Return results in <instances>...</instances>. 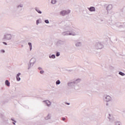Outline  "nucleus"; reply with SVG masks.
Instances as JSON below:
<instances>
[{
  "instance_id": "20e7f679",
  "label": "nucleus",
  "mask_w": 125,
  "mask_h": 125,
  "mask_svg": "<svg viewBox=\"0 0 125 125\" xmlns=\"http://www.w3.org/2000/svg\"><path fill=\"white\" fill-rule=\"evenodd\" d=\"M103 99L106 102H110V101H112V97L109 95H104L103 96Z\"/></svg>"
},
{
  "instance_id": "4be33fe9",
  "label": "nucleus",
  "mask_w": 125,
  "mask_h": 125,
  "mask_svg": "<svg viewBox=\"0 0 125 125\" xmlns=\"http://www.w3.org/2000/svg\"><path fill=\"white\" fill-rule=\"evenodd\" d=\"M49 58H50V59H55L56 58V56H55V55L54 54H53V55H49Z\"/></svg>"
},
{
  "instance_id": "f704fd0d",
  "label": "nucleus",
  "mask_w": 125,
  "mask_h": 125,
  "mask_svg": "<svg viewBox=\"0 0 125 125\" xmlns=\"http://www.w3.org/2000/svg\"><path fill=\"white\" fill-rule=\"evenodd\" d=\"M11 121H13V122H14V123H17V122L15 120H14V119H13V118H11Z\"/></svg>"
},
{
  "instance_id": "39448f33",
  "label": "nucleus",
  "mask_w": 125,
  "mask_h": 125,
  "mask_svg": "<svg viewBox=\"0 0 125 125\" xmlns=\"http://www.w3.org/2000/svg\"><path fill=\"white\" fill-rule=\"evenodd\" d=\"M67 85L69 88H75L76 86L74 81L68 82Z\"/></svg>"
},
{
  "instance_id": "f257e3e1",
  "label": "nucleus",
  "mask_w": 125,
  "mask_h": 125,
  "mask_svg": "<svg viewBox=\"0 0 125 125\" xmlns=\"http://www.w3.org/2000/svg\"><path fill=\"white\" fill-rule=\"evenodd\" d=\"M13 39V35L8 33H5L3 37L2 40L3 41H11V40Z\"/></svg>"
},
{
  "instance_id": "c756f323",
  "label": "nucleus",
  "mask_w": 125,
  "mask_h": 125,
  "mask_svg": "<svg viewBox=\"0 0 125 125\" xmlns=\"http://www.w3.org/2000/svg\"><path fill=\"white\" fill-rule=\"evenodd\" d=\"M57 2V1H56V0H51V3H52V4H55Z\"/></svg>"
},
{
  "instance_id": "4468645a",
  "label": "nucleus",
  "mask_w": 125,
  "mask_h": 125,
  "mask_svg": "<svg viewBox=\"0 0 125 125\" xmlns=\"http://www.w3.org/2000/svg\"><path fill=\"white\" fill-rule=\"evenodd\" d=\"M81 82H82V79H76L75 81H74L73 83H74V84L77 86L78 83H81Z\"/></svg>"
},
{
  "instance_id": "79ce46f5",
  "label": "nucleus",
  "mask_w": 125,
  "mask_h": 125,
  "mask_svg": "<svg viewBox=\"0 0 125 125\" xmlns=\"http://www.w3.org/2000/svg\"><path fill=\"white\" fill-rule=\"evenodd\" d=\"M101 21H103V20H101Z\"/></svg>"
},
{
  "instance_id": "b1692460",
  "label": "nucleus",
  "mask_w": 125,
  "mask_h": 125,
  "mask_svg": "<svg viewBox=\"0 0 125 125\" xmlns=\"http://www.w3.org/2000/svg\"><path fill=\"white\" fill-rule=\"evenodd\" d=\"M42 23V20L38 19L36 21V25H39V24Z\"/></svg>"
},
{
  "instance_id": "7ed1b4c3",
  "label": "nucleus",
  "mask_w": 125,
  "mask_h": 125,
  "mask_svg": "<svg viewBox=\"0 0 125 125\" xmlns=\"http://www.w3.org/2000/svg\"><path fill=\"white\" fill-rule=\"evenodd\" d=\"M69 13H71V10H62L60 12V15L62 16H64L65 15H68Z\"/></svg>"
},
{
  "instance_id": "37998d69",
  "label": "nucleus",
  "mask_w": 125,
  "mask_h": 125,
  "mask_svg": "<svg viewBox=\"0 0 125 125\" xmlns=\"http://www.w3.org/2000/svg\"><path fill=\"white\" fill-rule=\"evenodd\" d=\"M21 47H23V45H21Z\"/></svg>"
},
{
  "instance_id": "72a5a7b5",
  "label": "nucleus",
  "mask_w": 125,
  "mask_h": 125,
  "mask_svg": "<svg viewBox=\"0 0 125 125\" xmlns=\"http://www.w3.org/2000/svg\"><path fill=\"white\" fill-rule=\"evenodd\" d=\"M40 73V74H43V73H44V71L41 70Z\"/></svg>"
},
{
  "instance_id": "e433bc0d",
  "label": "nucleus",
  "mask_w": 125,
  "mask_h": 125,
  "mask_svg": "<svg viewBox=\"0 0 125 125\" xmlns=\"http://www.w3.org/2000/svg\"><path fill=\"white\" fill-rule=\"evenodd\" d=\"M62 121H65L66 120V118L63 117V118H62Z\"/></svg>"
},
{
  "instance_id": "7c9ffc66",
  "label": "nucleus",
  "mask_w": 125,
  "mask_h": 125,
  "mask_svg": "<svg viewBox=\"0 0 125 125\" xmlns=\"http://www.w3.org/2000/svg\"><path fill=\"white\" fill-rule=\"evenodd\" d=\"M56 56L57 57H58L60 56V52H57L56 53Z\"/></svg>"
},
{
  "instance_id": "423d86ee",
  "label": "nucleus",
  "mask_w": 125,
  "mask_h": 125,
  "mask_svg": "<svg viewBox=\"0 0 125 125\" xmlns=\"http://www.w3.org/2000/svg\"><path fill=\"white\" fill-rule=\"evenodd\" d=\"M94 46L96 49H102L104 47L103 44L100 42L96 43Z\"/></svg>"
},
{
  "instance_id": "c9c22d12",
  "label": "nucleus",
  "mask_w": 125,
  "mask_h": 125,
  "mask_svg": "<svg viewBox=\"0 0 125 125\" xmlns=\"http://www.w3.org/2000/svg\"><path fill=\"white\" fill-rule=\"evenodd\" d=\"M2 43L3 44H5V45H7V43H6V42H2Z\"/></svg>"
},
{
  "instance_id": "1a4fd4ad",
  "label": "nucleus",
  "mask_w": 125,
  "mask_h": 125,
  "mask_svg": "<svg viewBox=\"0 0 125 125\" xmlns=\"http://www.w3.org/2000/svg\"><path fill=\"white\" fill-rule=\"evenodd\" d=\"M23 7H24V5L21 3L17 5V9L18 10H20V11H22Z\"/></svg>"
},
{
  "instance_id": "aec40b11",
  "label": "nucleus",
  "mask_w": 125,
  "mask_h": 125,
  "mask_svg": "<svg viewBox=\"0 0 125 125\" xmlns=\"http://www.w3.org/2000/svg\"><path fill=\"white\" fill-rule=\"evenodd\" d=\"M33 66H34L33 63H32V62H29V64H28V70H30V69H31V68H32Z\"/></svg>"
},
{
  "instance_id": "9d476101",
  "label": "nucleus",
  "mask_w": 125,
  "mask_h": 125,
  "mask_svg": "<svg viewBox=\"0 0 125 125\" xmlns=\"http://www.w3.org/2000/svg\"><path fill=\"white\" fill-rule=\"evenodd\" d=\"M112 9H113V5L112 4H108L106 7V10L107 11V13H108V11H109L110 10H112Z\"/></svg>"
},
{
  "instance_id": "4c0bfd02",
  "label": "nucleus",
  "mask_w": 125,
  "mask_h": 125,
  "mask_svg": "<svg viewBox=\"0 0 125 125\" xmlns=\"http://www.w3.org/2000/svg\"><path fill=\"white\" fill-rule=\"evenodd\" d=\"M38 69L39 70H42V68L41 67H38Z\"/></svg>"
},
{
  "instance_id": "2eb2a0df",
  "label": "nucleus",
  "mask_w": 125,
  "mask_h": 125,
  "mask_svg": "<svg viewBox=\"0 0 125 125\" xmlns=\"http://www.w3.org/2000/svg\"><path fill=\"white\" fill-rule=\"evenodd\" d=\"M75 46L76 47H81L83 46V43L82 42H77L75 43Z\"/></svg>"
},
{
  "instance_id": "a211bd4d",
  "label": "nucleus",
  "mask_w": 125,
  "mask_h": 125,
  "mask_svg": "<svg viewBox=\"0 0 125 125\" xmlns=\"http://www.w3.org/2000/svg\"><path fill=\"white\" fill-rule=\"evenodd\" d=\"M30 63H31L32 64H35L36 63V58H32L29 61Z\"/></svg>"
},
{
  "instance_id": "a878e982",
  "label": "nucleus",
  "mask_w": 125,
  "mask_h": 125,
  "mask_svg": "<svg viewBox=\"0 0 125 125\" xmlns=\"http://www.w3.org/2000/svg\"><path fill=\"white\" fill-rule=\"evenodd\" d=\"M28 45L29 46L30 50L31 51V50H32V43L28 42Z\"/></svg>"
},
{
  "instance_id": "0eeeda50",
  "label": "nucleus",
  "mask_w": 125,
  "mask_h": 125,
  "mask_svg": "<svg viewBox=\"0 0 125 125\" xmlns=\"http://www.w3.org/2000/svg\"><path fill=\"white\" fill-rule=\"evenodd\" d=\"M71 28V24L69 23H65L63 26V29L66 30H70Z\"/></svg>"
},
{
  "instance_id": "58836bf2",
  "label": "nucleus",
  "mask_w": 125,
  "mask_h": 125,
  "mask_svg": "<svg viewBox=\"0 0 125 125\" xmlns=\"http://www.w3.org/2000/svg\"><path fill=\"white\" fill-rule=\"evenodd\" d=\"M66 104L67 105H69V104H70V103H66Z\"/></svg>"
},
{
  "instance_id": "a19ab883",
  "label": "nucleus",
  "mask_w": 125,
  "mask_h": 125,
  "mask_svg": "<svg viewBox=\"0 0 125 125\" xmlns=\"http://www.w3.org/2000/svg\"><path fill=\"white\" fill-rule=\"evenodd\" d=\"M106 106H108V103H106Z\"/></svg>"
},
{
  "instance_id": "bb28decb",
  "label": "nucleus",
  "mask_w": 125,
  "mask_h": 125,
  "mask_svg": "<svg viewBox=\"0 0 125 125\" xmlns=\"http://www.w3.org/2000/svg\"><path fill=\"white\" fill-rule=\"evenodd\" d=\"M51 116L50 114H48L47 116L45 117V120H49L50 119V118H51Z\"/></svg>"
},
{
  "instance_id": "5701e85b",
  "label": "nucleus",
  "mask_w": 125,
  "mask_h": 125,
  "mask_svg": "<svg viewBox=\"0 0 125 125\" xmlns=\"http://www.w3.org/2000/svg\"><path fill=\"white\" fill-rule=\"evenodd\" d=\"M36 11H37V12H38V13H39V14H42V12L41 10H40V9H39V8L36 7L35 8Z\"/></svg>"
},
{
  "instance_id": "6ab92c4d",
  "label": "nucleus",
  "mask_w": 125,
  "mask_h": 125,
  "mask_svg": "<svg viewBox=\"0 0 125 125\" xmlns=\"http://www.w3.org/2000/svg\"><path fill=\"white\" fill-rule=\"evenodd\" d=\"M113 123H114V125H122V123L120 121H114Z\"/></svg>"
},
{
  "instance_id": "f03ea898",
  "label": "nucleus",
  "mask_w": 125,
  "mask_h": 125,
  "mask_svg": "<svg viewBox=\"0 0 125 125\" xmlns=\"http://www.w3.org/2000/svg\"><path fill=\"white\" fill-rule=\"evenodd\" d=\"M108 25L112 29H116V27H121V25H118V23H115L114 22L110 21L108 23Z\"/></svg>"
},
{
  "instance_id": "473e14b6",
  "label": "nucleus",
  "mask_w": 125,
  "mask_h": 125,
  "mask_svg": "<svg viewBox=\"0 0 125 125\" xmlns=\"http://www.w3.org/2000/svg\"><path fill=\"white\" fill-rule=\"evenodd\" d=\"M0 52H1V53H5V51L4 49H1L0 50Z\"/></svg>"
},
{
  "instance_id": "ddd939ff",
  "label": "nucleus",
  "mask_w": 125,
  "mask_h": 125,
  "mask_svg": "<svg viewBox=\"0 0 125 125\" xmlns=\"http://www.w3.org/2000/svg\"><path fill=\"white\" fill-rule=\"evenodd\" d=\"M43 103H45L46 104L47 107H50L51 105V102L49 101V100H45V101H43Z\"/></svg>"
},
{
  "instance_id": "c85d7f7f",
  "label": "nucleus",
  "mask_w": 125,
  "mask_h": 125,
  "mask_svg": "<svg viewBox=\"0 0 125 125\" xmlns=\"http://www.w3.org/2000/svg\"><path fill=\"white\" fill-rule=\"evenodd\" d=\"M60 83H61V82H60V80H58L56 82V85H58L59 84H60Z\"/></svg>"
},
{
  "instance_id": "f8f14e48",
  "label": "nucleus",
  "mask_w": 125,
  "mask_h": 125,
  "mask_svg": "<svg viewBox=\"0 0 125 125\" xmlns=\"http://www.w3.org/2000/svg\"><path fill=\"white\" fill-rule=\"evenodd\" d=\"M20 76H21V73H18L17 74L16 78L17 82H20L21 81V78H20Z\"/></svg>"
},
{
  "instance_id": "412c9836",
  "label": "nucleus",
  "mask_w": 125,
  "mask_h": 125,
  "mask_svg": "<svg viewBox=\"0 0 125 125\" xmlns=\"http://www.w3.org/2000/svg\"><path fill=\"white\" fill-rule=\"evenodd\" d=\"M5 84L7 85V86H9L10 85V83H9L8 80H6L5 82Z\"/></svg>"
},
{
  "instance_id": "2f4dec72",
  "label": "nucleus",
  "mask_w": 125,
  "mask_h": 125,
  "mask_svg": "<svg viewBox=\"0 0 125 125\" xmlns=\"http://www.w3.org/2000/svg\"><path fill=\"white\" fill-rule=\"evenodd\" d=\"M45 23H46V24H49V21H48V20H45L44 21Z\"/></svg>"
},
{
  "instance_id": "f3484780",
  "label": "nucleus",
  "mask_w": 125,
  "mask_h": 125,
  "mask_svg": "<svg viewBox=\"0 0 125 125\" xmlns=\"http://www.w3.org/2000/svg\"><path fill=\"white\" fill-rule=\"evenodd\" d=\"M62 36H69V31H63L62 33Z\"/></svg>"
},
{
  "instance_id": "cd10ccee",
  "label": "nucleus",
  "mask_w": 125,
  "mask_h": 125,
  "mask_svg": "<svg viewBox=\"0 0 125 125\" xmlns=\"http://www.w3.org/2000/svg\"><path fill=\"white\" fill-rule=\"evenodd\" d=\"M119 75H120V76H122V77H124V76H125V73H124L122 71H120L119 72Z\"/></svg>"
},
{
  "instance_id": "6e6552de",
  "label": "nucleus",
  "mask_w": 125,
  "mask_h": 125,
  "mask_svg": "<svg viewBox=\"0 0 125 125\" xmlns=\"http://www.w3.org/2000/svg\"><path fill=\"white\" fill-rule=\"evenodd\" d=\"M69 36H78L79 32L76 31H69Z\"/></svg>"
},
{
  "instance_id": "dca6fc26",
  "label": "nucleus",
  "mask_w": 125,
  "mask_h": 125,
  "mask_svg": "<svg viewBox=\"0 0 125 125\" xmlns=\"http://www.w3.org/2000/svg\"><path fill=\"white\" fill-rule=\"evenodd\" d=\"M87 9L89 10V11H90V12H93L95 11V7L94 6H91L90 7L87 8Z\"/></svg>"
},
{
  "instance_id": "393cba45",
  "label": "nucleus",
  "mask_w": 125,
  "mask_h": 125,
  "mask_svg": "<svg viewBox=\"0 0 125 125\" xmlns=\"http://www.w3.org/2000/svg\"><path fill=\"white\" fill-rule=\"evenodd\" d=\"M58 44H64V42L62 41H59L57 42Z\"/></svg>"
},
{
  "instance_id": "ea45409f",
  "label": "nucleus",
  "mask_w": 125,
  "mask_h": 125,
  "mask_svg": "<svg viewBox=\"0 0 125 125\" xmlns=\"http://www.w3.org/2000/svg\"><path fill=\"white\" fill-rule=\"evenodd\" d=\"M12 124H13V125H16V124H15V122H13Z\"/></svg>"
},
{
  "instance_id": "9b49d317",
  "label": "nucleus",
  "mask_w": 125,
  "mask_h": 125,
  "mask_svg": "<svg viewBox=\"0 0 125 125\" xmlns=\"http://www.w3.org/2000/svg\"><path fill=\"white\" fill-rule=\"evenodd\" d=\"M107 118H108L110 123H113L114 121V119L113 118V115L111 114H108Z\"/></svg>"
}]
</instances>
